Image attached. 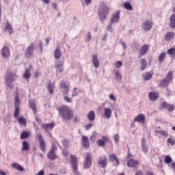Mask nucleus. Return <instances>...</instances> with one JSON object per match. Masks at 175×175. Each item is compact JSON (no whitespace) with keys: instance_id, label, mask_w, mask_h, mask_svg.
<instances>
[{"instance_id":"680f3d73","label":"nucleus","mask_w":175,"mask_h":175,"mask_svg":"<svg viewBox=\"0 0 175 175\" xmlns=\"http://www.w3.org/2000/svg\"><path fill=\"white\" fill-rule=\"evenodd\" d=\"M120 44H122L124 50H125V49H126V44H125V42L122 40H120Z\"/></svg>"},{"instance_id":"b1692460","label":"nucleus","mask_w":175,"mask_h":175,"mask_svg":"<svg viewBox=\"0 0 175 175\" xmlns=\"http://www.w3.org/2000/svg\"><path fill=\"white\" fill-rule=\"evenodd\" d=\"M147 51H148V45L144 44L141 48L139 54L140 55H145V54H147Z\"/></svg>"},{"instance_id":"c03bdc74","label":"nucleus","mask_w":175,"mask_h":175,"mask_svg":"<svg viewBox=\"0 0 175 175\" xmlns=\"http://www.w3.org/2000/svg\"><path fill=\"white\" fill-rule=\"evenodd\" d=\"M97 146L99 147H103L104 146H106V142L105 141H103L102 139H98L97 141Z\"/></svg>"},{"instance_id":"864d4df0","label":"nucleus","mask_w":175,"mask_h":175,"mask_svg":"<svg viewBox=\"0 0 175 175\" xmlns=\"http://www.w3.org/2000/svg\"><path fill=\"white\" fill-rule=\"evenodd\" d=\"M113 139L116 143H119L120 142V135L118 134H115L113 136Z\"/></svg>"},{"instance_id":"5fc2aeb1","label":"nucleus","mask_w":175,"mask_h":175,"mask_svg":"<svg viewBox=\"0 0 175 175\" xmlns=\"http://www.w3.org/2000/svg\"><path fill=\"white\" fill-rule=\"evenodd\" d=\"M169 105H170L169 103L164 101L161 103V107H163V109H167V107H169Z\"/></svg>"},{"instance_id":"9b49d317","label":"nucleus","mask_w":175,"mask_h":175,"mask_svg":"<svg viewBox=\"0 0 175 175\" xmlns=\"http://www.w3.org/2000/svg\"><path fill=\"white\" fill-rule=\"evenodd\" d=\"M142 28L146 31H151V28H152V23L148 20L144 21L142 23Z\"/></svg>"},{"instance_id":"a211bd4d","label":"nucleus","mask_w":175,"mask_h":175,"mask_svg":"<svg viewBox=\"0 0 175 175\" xmlns=\"http://www.w3.org/2000/svg\"><path fill=\"white\" fill-rule=\"evenodd\" d=\"M92 64L94 65V67L96 69H98V68H99V65H100L99 59H98V55H92Z\"/></svg>"},{"instance_id":"ea45409f","label":"nucleus","mask_w":175,"mask_h":175,"mask_svg":"<svg viewBox=\"0 0 175 175\" xmlns=\"http://www.w3.org/2000/svg\"><path fill=\"white\" fill-rule=\"evenodd\" d=\"M24 77L26 79H29V77H31V72H29V69L27 68L25 74H24Z\"/></svg>"},{"instance_id":"c756f323","label":"nucleus","mask_w":175,"mask_h":175,"mask_svg":"<svg viewBox=\"0 0 175 175\" xmlns=\"http://www.w3.org/2000/svg\"><path fill=\"white\" fill-rule=\"evenodd\" d=\"M22 146H23L22 151H29V143H28V142L23 141Z\"/></svg>"},{"instance_id":"4be33fe9","label":"nucleus","mask_w":175,"mask_h":175,"mask_svg":"<svg viewBox=\"0 0 175 175\" xmlns=\"http://www.w3.org/2000/svg\"><path fill=\"white\" fill-rule=\"evenodd\" d=\"M136 165H139V161L133 159H129L127 162V166H129V167H134V166H136Z\"/></svg>"},{"instance_id":"6e6d98bb","label":"nucleus","mask_w":175,"mask_h":175,"mask_svg":"<svg viewBox=\"0 0 175 175\" xmlns=\"http://www.w3.org/2000/svg\"><path fill=\"white\" fill-rule=\"evenodd\" d=\"M92 126H93L92 123H89L85 126V128L86 131H90V129H91V128H92Z\"/></svg>"},{"instance_id":"79ce46f5","label":"nucleus","mask_w":175,"mask_h":175,"mask_svg":"<svg viewBox=\"0 0 175 175\" xmlns=\"http://www.w3.org/2000/svg\"><path fill=\"white\" fill-rule=\"evenodd\" d=\"M20 114V108L19 107H15V111L14 113V116L15 118H17L18 117V115Z\"/></svg>"},{"instance_id":"052dcab7","label":"nucleus","mask_w":175,"mask_h":175,"mask_svg":"<svg viewBox=\"0 0 175 175\" xmlns=\"http://www.w3.org/2000/svg\"><path fill=\"white\" fill-rule=\"evenodd\" d=\"M82 2H85V5H91L92 0H81Z\"/></svg>"},{"instance_id":"6ab92c4d","label":"nucleus","mask_w":175,"mask_h":175,"mask_svg":"<svg viewBox=\"0 0 175 175\" xmlns=\"http://www.w3.org/2000/svg\"><path fill=\"white\" fill-rule=\"evenodd\" d=\"M59 87H61V88H62V90H64L62 91L64 95H65L66 94H68V92H69V88H68V85H66V83H65L64 81H62L60 82Z\"/></svg>"},{"instance_id":"49530a36","label":"nucleus","mask_w":175,"mask_h":175,"mask_svg":"<svg viewBox=\"0 0 175 175\" xmlns=\"http://www.w3.org/2000/svg\"><path fill=\"white\" fill-rule=\"evenodd\" d=\"M172 157H170V156H166L165 157V159H164V162L165 163H167V165H169V163H170L172 162Z\"/></svg>"},{"instance_id":"0e129e2a","label":"nucleus","mask_w":175,"mask_h":175,"mask_svg":"<svg viewBox=\"0 0 175 175\" xmlns=\"http://www.w3.org/2000/svg\"><path fill=\"white\" fill-rule=\"evenodd\" d=\"M92 36H91V32H88V38H86V40H85V42H90V40H91V39H92Z\"/></svg>"},{"instance_id":"dca6fc26","label":"nucleus","mask_w":175,"mask_h":175,"mask_svg":"<svg viewBox=\"0 0 175 175\" xmlns=\"http://www.w3.org/2000/svg\"><path fill=\"white\" fill-rule=\"evenodd\" d=\"M120 21V12L117 11L110 19V23L116 24Z\"/></svg>"},{"instance_id":"f704fd0d","label":"nucleus","mask_w":175,"mask_h":175,"mask_svg":"<svg viewBox=\"0 0 175 175\" xmlns=\"http://www.w3.org/2000/svg\"><path fill=\"white\" fill-rule=\"evenodd\" d=\"M124 9H126V10H130V11L133 10V7H132V4H131V3H129V2L124 3Z\"/></svg>"},{"instance_id":"f8f14e48","label":"nucleus","mask_w":175,"mask_h":175,"mask_svg":"<svg viewBox=\"0 0 175 175\" xmlns=\"http://www.w3.org/2000/svg\"><path fill=\"white\" fill-rule=\"evenodd\" d=\"M146 122V116L140 113L134 118V122H139V124H144Z\"/></svg>"},{"instance_id":"473e14b6","label":"nucleus","mask_w":175,"mask_h":175,"mask_svg":"<svg viewBox=\"0 0 175 175\" xmlns=\"http://www.w3.org/2000/svg\"><path fill=\"white\" fill-rule=\"evenodd\" d=\"M88 118L90 121H94L95 120V112L92 111L88 113Z\"/></svg>"},{"instance_id":"7c9ffc66","label":"nucleus","mask_w":175,"mask_h":175,"mask_svg":"<svg viewBox=\"0 0 175 175\" xmlns=\"http://www.w3.org/2000/svg\"><path fill=\"white\" fill-rule=\"evenodd\" d=\"M29 107L33 111V113H36L37 110H36V105L35 104V101L33 100H30L29 101Z\"/></svg>"},{"instance_id":"c9c22d12","label":"nucleus","mask_w":175,"mask_h":175,"mask_svg":"<svg viewBox=\"0 0 175 175\" xmlns=\"http://www.w3.org/2000/svg\"><path fill=\"white\" fill-rule=\"evenodd\" d=\"M167 54H169L170 57H175V48H171L167 51Z\"/></svg>"},{"instance_id":"e2e57ef3","label":"nucleus","mask_w":175,"mask_h":175,"mask_svg":"<svg viewBox=\"0 0 175 175\" xmlns=\"http://www.w3.org/2000/svg\"><path fill=\"white\" fill-rule=\"evenodd\" d=\"M109 98L111 100H113V102H116V100H117L116 99V97L113 94H109Z\"/></svg>"},{"instance_id":"8fccbe9b","label":"nucleus","mask_w":175,"mask_h":175,"mask_svg":"<svg viewBox=\"0 0 175 175\" xmlns=\"http://www.w3.org/2000/svg\"><path fill=\"white\" fill-rule=\"evenodd\" d=\"M109 159L111 162H113L117 159V157L115 156V154H111L109 157Z\"/></svg>"},{"instance_id":"09e8293b","label":"nucleus","mask_w":175,"mask_h":175,"mask_svg":"<svg viewBox=\"0 0 175 175\" xmlns=\"http://www.w3.org/2000/svg\"><path fill=\"white\" fill-rule=\"evenodd\" d=\"M114 66H116V68H117L118 69L121 68L122 66V62L121 61H117L115 64Z\"/></svg>"},{"instance_id":"412c9836","label":"nucleus","mask_w":175,"mask_h":175,"mask_svg":"<svg viewBox=\"0 0 175 175\" xmlns=\"http://www.w3.org/2000/svg\"><path fill=\"white\" fill-rule=\"evenodd\" d=\"M53 55L55 59H59L61 58V55H62V52L61 51V49L59 46H57L55 50Z\"/></svg>"},{"instance_id":"6e6552de","label":"nucleus","mask_w":175,"mask_h":175,"mask_svg":"<svg viewBox=\"0 0 175 175\" xmlns=\"http://www.w3.org/2000/svg\"><path fill=\"white\" fill-rule=\"evenodd\" d=\"M57 150V146L55 144H53L52 147L50 149V151L48 153L49 159H51V161H54V159H57V156L55 155V151Z\"/></svg>"},{"instance_id":"de8ad7c7","label":"nucleus","mask_w":175,"mask_h":175,"mask_svg":"<svg viewBox=\"0 0 175 175\" xmlns=\"http://www.w3.org/2000/svg\"><path fill=\"white\" fill-rule=\"evenodd\" d=\"M152 77V75L150 72H147L146 75L144 77V80L148 81Z\"/></svg>"},{"instance_id":"3c124183","label":"nucleus","mask_w":175,"mask_h":175,"mask_svg":"<svg viewBox=\"0 0 175 175\" xmlns=\"http://www.w3.org/2000/svg\"><path fill=\"white\" fill-rule=\"evenodd\" d=\"M63 145L64 146L65 148H68L69 147V140L64 139Z\"/></svg>"},{"instance_id":"423d86ee","label":"nucleus","mask_w":175,"mask_h":175,"mask_svg":"<svg viewBox=\"0 0 175 175\" xmlns=\"http://www.w3.org/2000/svg\"><path fill=\"white\" fill-rule=\"evenodd\" d=\"M70 162H71V166L72 167V170L75 174L81 175L80 174H77L78 165H77V158L76 157V156L73 154L70 155Z\"/></svg>"},{"instance_id":"20e7f679","label":"nucleus","mask_w":175,"mask_h":175,"mask_svg":"<svg viewBox=\"0 0 175 175\" xmlns=\"http://www.w3.org/2000/svg\"><path fill=\"white\" fill-rule=\"evenodd\" d=\"M172 79H173V73H172L171 72H169L167 76L165 77V78H164L160 82V84H159L160 87H161L162 88L165 87H167V85L170 84V81H172Z\"/></svg>"},{"instance_id":"4468645a","label":"nucleus","mask_w":175,"mask_h":175,"mask_svg":"<svg viewBox=\"0 0 175 175\" xmlns=\"http://www.w3.org/2000/svg\"><path fill=\"white\" fill-rule=\"evenodd\" d=\"M81 140L83 148L88 150V148H90V139H88V137L83 135L82 136Z\"/></svg>"},{"instance_id":"9d476101","label":"nucleus","mask_w":175,"mask_h":175,"mask_svg":"<svg viewBox=\"0 0 175 175\" xmlns=\"http://www.w3.org/2000/svg\"><path fill=\"white\" fill-rule=\"evenodd\" d=\"M92 165V159H91V154L87 153L83 167L84 169H90Z\"/></svg>"},{"instance_id":"ddd939ff","label":"nucleus","mask_w":175,"mask_h":175,"mask_svg":"<svg viewBox=\"0 0 175 175\" xmlns=\"http://www.w3.org/2000/svg\"><path fill=\"white\" fill-rule=\"evenodd\" d=\"M65 64V62L64 60H57L55 62V68L59 70V72L60 73H62L64 72V64Z\"/></svg>"},{"instance_id":"338daca9","label":"nucleus","mask_w":175,"mask_h":175,"mask_svg":"<svg viewBox=\"0 0 175 175\" xmlns=\"http://www.w3.org/2000/svg\"><path fill=\"white\" fill-rule=\"evenodd\" d=\"M68 153H69V152L68 151V150L65 149L63 150V155L64 157H66V155H68Z\"/></svg>"},{"instance_id":"39448f33","label":"nucleus","mask_w":175,"mask_h":175,"mask_svg":"<svg viewBox=\"0 0 175 175\" xmlns=\"http://www.w3.org/2000/svg\"><path fill=\"white\" fill-rule=\"evenodd\" d=\"M35 49H36L35 44L31 43V45L27 47L25 51V55L26 58H32L33 56V53H35Z\"/></svg>"},{"instance_id":"69168bd1","label":"nucleus","mask_w":175,"mask_h":175,"mask_svg":"<svg viewBox=\"0 0 175 175\" xmlns=\"http://www.w3.org/2000/svg\"><path fill=\"white\" fill-rule=\"evenodd\" d=\"M102 140L104 142V143H106V142H107V140H109V137H106V136H103L102 137Z\"/></svg>"},{"instance_id":"cd10ccee","label":"nucleus","mask_w":175,"mask_h":175,"mask_svg":"<svg viewBox=\"0 0 175 175\" xmlns=\"http://www.w3.org/2000/svg\"><path fill=\"white\" fill-rule=\"evenodd\" d=\"M154 133L156 136H158V133L161 135V136H164L165 137H167V136H169V134L163 130H156Z\"/></svg>"},{"instance_id":"aec40b11","label":"nucleus","mask_w":175,"mask_h":175,"mask_svg":"<svg viewBox=\"0 0 175 175\" xmlns=\"http://www.w3.org/2000/svg\"><path fill=\"white\" fill-rule=\"evenodd\" d=\"M159 98V94L155 92H150L149 93V99L150 100H152V102H154Z\"/></svg>"},{"instance_id":"2eb2a0df","label":"nucleus","mask_w":175,"mask_h":175,"mask_svg":"<svg viewBox=\"0 0 175 175\" xmlns=\"http://www.w3.org/2000/svg\"><path fill=\"white\" fill-rule=\"evenodd\" d=\"M1 55L3 58H9L10 57V50L8 46H4L1 50Z\"/></svg>"},{"instance_id":"a19ab883","label":"nucleus","mask_w":175,"mask_h":175,"mask_svg":"<svg viewBox=\"0 0 175 175\" xmlns=\"http://www.w3.org/2000/svg\"><path fill=\"white\" fill-rule=\"evenodd\" d=\"M5 30L8 31V32H10V35H12V31H13V27L12 26V25L8 24L5 27Z\"/></svg>"},{"instance_id":"7ed1b4c3","label":"nucleus","mask_w":175,"mask_h":175,"mask_svg":"<svg viewBox=\"0 0 175 175\" xmlns=\"http://www.w3.org/2000/svg\"><path fill=\"white\" fill-rule=\"evenodd\" d=\"M14 77H16V72H8L5 77V84L10 90H13L14 85Z\"/></svg>"},{"instance_id":"c85d7f7f","label":"nucleus","mask_w":175,"mask_h":175,"mask_svg":"<svg viewBox=\"0 0 175 175\" xmlns=\"http://www.w3.org/2000/svg\"><path fill=\"white\" fill-rule=\"evenodd\" d=\"M170 28H175V14H173L170 17Z\"/></svg>"},{"instance_id":"e433bc0d","label":"nucleus","mask_w":175,"mask_h":175,"mask_svg":"<svg viewBox=\"0 0 175 175\" xmlns=\"http://www.w3.org/2000/svg\"><path fill=\"white\" fill-rule=\"evenodd\" d=\"M174 36V33L173 32H167L165 35V40L167 42L170 40Z\"/></svg>"},{"instance_id":"a878e982","label":"nucleus","mask_w":175,"mask_h":175,"mask_svg":"<svg viewBox=\"0 0 175 175\" xmlns=\"http://www.w3.org/2000/svg\"><path fill=\"white\" fill-rule=\"evenodd\" d=\"M12 167L14 169H16V170H18L19 172H24V167L17 163H12Z\"/></svg>"},{"instance_id":"603ef678","label":"nucleus","mask_w":175,"mask_h":175,"mask_svg":"<svg viewBox=\"0 0 175 175\" xmlns=\"http://www.w3.org/2000/svg\"><path fill=\"white\" fill-rule=\"evenodd\" d=\"M167 143H168L169 144H171V146H174V144H175V141H174V139H172V138H168V139H167Z\"/></svg>"},{"instance_id":"774afa93","label":"nucleus","mask_w":175,"mask_h":175,"mask_svg":"<svg viewBox=\"0 0 175 175\" xmlns=\"http://www.w3.org/2000/svg\"><path fill=\"white\" fill-rule=\"evenodd\" d=\"M171 167H172V169H174V172H175V163L174 162H172L171 163Z\"/></svg>"},{"instance_id":"2f4dec72","label":"nucleus","mask_w":175,"mask_h":175,"mask_svg":"<svg viewBox=\"0 0 175 175\" xmlns=\"http://www.w3.org/2000/svg\"><path fill=\"white\" fill-rule=\"evenodd\" d=\"M165 58H166V53L163 52L159 56V62L162 64L165 61Z\"/></svg>"},{"instance_id":"f257e3e1","label":"nucleus","mask_w":175,"mask_h":175,"mask_svg":"<svg viewBox=\"0 0 175 175\" xmlns=\"http://www.w3.org/2000/svg\"><path fill=\"white\" fill-rule=\"evenodd\" d=\"M97 14L99 16L100 21H105L107 20V15L109 14V7L105 3H100L97 10Z\"/></svg>"},{"instance_id":"4d7b16f0","label":"nucleus","mask_w":175,"mask_h":175,"mask_svg":"<svg viewBox=\"0 0 175 175\" xmlns=\"http://www.w3.org/2000/svg\"><path fill=\"white\" fill-rule=\"evenodd\" d=\"M113 23H111V22L109 23L107 27V31H111L113 29Z\"/></svg>"},{"instance_id":"58836bf2","label":"nucleus","mask_w":175,"mask_h":175,"mask_svg":"<svg viewBox=\"0 0 175 175\" xmlns=\"http://www.w3.org/2000/svg\"><path fill=\"white\" fill-rule=\"evenodd\" d=\"M48 90H49V94H54V83H49Z\"/></svg>"},{"instance_id":"5701e85b","label":"nucleus","mask_w":175,"mask_h":175,"mask_svg":"<svg viewBox=\"0 0 175 175\" xmlns=\"http://www.w3.org/2000/svg\"><path fill=\"white\" fill-rule=\"evenodd\" d=\"M18 122L21 126H27V120L23 116L18 118Z\"/></svg>"},{"instance_id":"bb28decb","label":"nucleus","mask_w":175,"mask_h":175,"mask_svg":"<svg viewBox=\"0 0 175 175\" xmlns=\"http://www.w3.org/2000/svg\"><path fill=\"white\" fill-rule=\"evenodd\" d=\"M112 113L113 111L110 108H105L104 116L105 118H110L111 117Z\"/></svg>"},{"instance_id":"a18cd8bd","label":"nucleus","mask_w":175,"mask_h":175,"mask_svg":"<svg viewBox=\"0 0 175 175\" xmlns=\"http://www.w3.org/2000/svg\"><path fill=\"white\" fill-rule=\"evenodd\" d=\"M142 150L144 154H147L148 152V145H142Z\"/></svg>"},{"instance_id":"393cba45","label":"nucleus","mask_w":175,"mask_h":175,"mask_svg":"<svg viewBox=\"0 0 175 175\" xmlns=\"http://www.w3.org/2000/svg\"><path fill=\"white\" fill-rule=\"evenodd\" d=\"M139 64L141 65V70L143 72L147 68V60L145 59H140Z\"/></svg>"},{"instance_id":"37998d69","label":"nucleus","mask_w":175,"mask_h":175,"mask_svg":"<svg viewBox=\"0 0 175 175\" xmlns=\"http://www.w3.org/2000/svg\"><path fill=\"white\" fill-rule=\"evenodd\" d=\"M115 75L116 77V80H121L122 79V76L121 75V73L118 70H115Z\"/></svg>"},{"instance_id":"72a5a7b5","label":"nucleus","mask_w":175,"mask_h":175,"mask_svg":"<svg viewBox=\"0 0 175 175\" xmlns=\"http://www.w3.org/2000/svg\"><path fill=\"white\" fill-rule=\"evenodd\" d=\"M27 137H29V132L28 131H23L21 134V139L22 140H24V139H27Z\"/></svg>"},{"instance_id":"1a4fd4ad","label":"nucleus","mask_w":175,"mask_h":175,"mask_svg":"<svg viewBox=\"0 0 175 175\" xmlns=\"http://www.w3.org/2000/svg\"><path fill=\"white\" fill-rule=\"evenodd\" d=\"M37 136L40 143L41 151H42V152H46V142L44 141L43 136H42L40 134H38Z\"/></svg>"},{"instance_id":"4c0bfd02","label":"nucleus","mask_w":175,"mask_h":175,"mask_svg":"<svg viewBox=\"0 0 175 175\" xmlns=\"http://www.w3.org/2000/svg\"><path fill=\"white\" fill-rule=\"evenodd\" d=\"M20 98H18V94H16L14 100V107H18V106H20Z\"/></svg>"},{"instance_id":"0eeeda50","label":"nucleus","mask_w":175,"mask_h":175,"mask_svg":"<svg viewBox=\"0 0 175 175\" xmlns=\"http://www.w3.org/2000/svg\"><path fill=\"white\" fill-rule=\"evenodd\" d=\"M98 164L103 169L106 168V166H107V157L106 155H102L98 158Z\"/></svg>"},{"instance_id":"13d9d810","label":"nucleus","mask_w":175,"mask_h":175,"mask_svg":"<svg viewBox=\"0 0 175 175\" xmlns=\"http://www.w3.org/2000/svg\"><path fill=\"white\" fill-rule=\"evenodd\" d=\"M168 111H173L174 110V105H169L168 107H167Z\"/></svg>"},{"instance_id":"f03ea898","label":"nucleus","mask_w":175,"mask_h":175,"mask_svg":"<svg viewBox=\"0 0 175 175\" xmlns=\"http://www.w3.org/2000/svg\"><path fill=\"white\" fill-rule=\"evenodd\" d=\"M59 116L65 121H69V120L73 118V112H72V110L68 106H62L59 109Z\"/></svg>"},{"instance_id":"f3484780","label":"nucleus","mask_w":175,"mask_h":175,"mask_svg":"<svg viewBox=\"0 0 175 175\" xmlns=\"http://www.w3.org/2000/svg\"><path fill=\"white\" fill-rule=\"evenodd\" d=\"M54 123H48L45 124H42V129H44L45 132H50V131H53L54 128Z\"/></svg>"},{"instance_id":"bf43d9fd","label":"nucleus","mask_w":175,"mask_h":175,"mask_svg":"<svg viewBox=\"0 0 175 175\" xmlns=\"http://www.w3.org/2000/svg\"><path fill=\"white\" fill-rule=\"evenodd\" d=\"M64 100H66V102H67L68 103H72V99H70V98H69V97L65 96L64 97Z\"/></svg>"}]
</instances>
